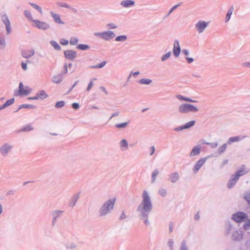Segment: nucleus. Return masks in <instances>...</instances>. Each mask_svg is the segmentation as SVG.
Masks as SVG:
<instances>
[{
    "label": "nucleus",
    "instance_id": "1",
    "mask_svg": "<svg viewBox=\"0 0 250 250\" xmlns=\"http://www.w3.org/2000/svg\"><path fill=\"white\" fill-rule=\"evenodd\" d=\"M153 208V205L148 192L145 190L142 193V200L138 206L136 212L138 217L145 225L148 226L150 225L148 216Z\"/></svg>",
    "mask_w": 250,
    "mask_h": 250
},
{
    "label": "nucleus",
    "instance_id": "2",
    "mask_svg": "<svg viewBox=\"0 0 250 250\" xmlns=\"http://www.w3.org/2000/svg\"><path fill=\"white\" fill-rule=\"evenodd\" d=\"M116 198H113L104 202L98 210V215L103 217L108 215L113 210Z\"/></svg>",
    "mask_w": 250,
    "mask_h": 250
},
{
    "label": "nucleus",
    "instance_id": "3",
    "mask_svg": "<svg viewBox=\"0 0 250 250\" xmlns=\"http://www.w3.org/2000/svg\"><path fill=\"white\" fill-rule=\"evenodd\" d=\"M246 173V171L244 168H241L237 170L234 174L231 175L229 180L227 184L228 188H233L239 179L240 177L245 175Z\"/></svg>",
    "mask_w": 250,
    "mask_h": 250
},
{
    "label": "nucleus",
    "instance_id": "4",
    "mask_svg": "<svg viewBox=\"0 0 250 250\" xmlns=\"http://www.w3.org/2000/svg\"><path fill=\"white\" fill-rule=\"evenodd\" d=\"M199 108L190 104H183L178 107V111L180 113L185 114L189 112L196 113L198 112Z\"/></svg>",
    "mask_w": 250,
    "mask_h": 250
},
{
    "label": "nucleus",
    "instance_id": "5",
    "mask_svg": "<svg viewBox=\"0 0 250 250\" xmlns=\"http://www.w3.org/2000/svg\"><path fill=\"white\" fill-rule=\"evenodd\" d=\"M94 35L105 41H109L114 38L116 36L113 31L107 30L102 32H95Z\"/></svg>",
    "mask_w": 250,
    "mask_h": 250
},
{
    "label": "nucleus",
    "instance_id": "6",
    "mask_svg": "<svg viewBox=\"0 0 250 250\" xmlns=\"http://www.w3.org/2000/svg\"><path fill=\"white\" fill-rule=\"evenodd\" d=\"M248 218V215L246 213L241 211H238L231 216V219L237 223L245 222Z\"/></svg>",
    "mask_w": 250,
    "mask_h": 250
},
{
    "label": "nucleus",
    "instance_id": "7",
    "mask_svg": "<svg viewBox=\"0 0 250 250\" xmlns=\"http://www.w3.org/2000/svg\"><path fill=\"white\" fill-rule=\"evenodd\" d=\"M13 146L9 143H4L0 147V153L2 156L5 157L11 151Z\"/></svg>",
    "mask_w": 250,
    "mask_h": 250
},
{
    "label": "nucleus",
    "instance_id": "8",
    "mask_svg": "<svg viewBox=\"0 0 250 250\" xmlns=\"http://www.w3.org/2000/svg\"><path fill=\"white\" fill-rule=\"evenodd\" d=\"M64 212V210L56 209L53 210L51 212V216L52 218V227H55L56 226L58 219L60 218L62 216Z\"/></svg>",
    "mask_w": 250,
    "mask_h": 250
},
{
    "label": "nucleus",
    "instance_id": "9",
    "mask_svg": "<svg viewBox=\"0 0 250 250\" xmlns=\"http://www.w3.org/2000/svg\"><path fill=\"white\" fill-rule=\"evenodd\" d=\"M208 22L199 20L195 25V28L199 34L202 33L208 26Z\"/></svg>",
    "mask_w": 250,
    "mask_h": 250
},
{
    "label": "nucleus",
    "instance_id": "10",
    "mask_svg": "<svg viewBox=\"0 0 250 250\" xmlns=\"http://www.w3.org/2000/svg\"><path fill=\"white\" fill-rule=\"evenodd\" d=\"M34 23V26L39 29L46 30L50 28V25L44 21H42L39 20H33Z\"/></svg>",
    "mask_w": 250,
    "mask_h": 250
},
{
    "label": "nucleus",
    "instance_id": "11",
    "mask_svg": "<svg viewBox=\"0 0 250 250\" xmlns=\"http://www.w3.org/2000/svg\"><path fill=\"white\" fill-rule=\"evenodd\" d=\"M209 157H210L208 156L207 157H204V158L201 159L199 161H198L196 162L194 167L193 168V172L196 173L200 169V168L203 166V165L205 163L207 159Z\"/></svg>",
    "mask_w": 250,
    "mask_h": 250
},
{
    "label": "nucleus",
    "instance_id": "12",
    "mask_svg": "<svg viewBox=\"0 0 250 250\" xmlns=\"http://www.w3.org/2000/svg\"><path fill=\"white\" fill-rule=\"evenodd\" d=\"M181 53V48L180 46L179 42L177 40H175L174 42L173 53L176 58L179 56Z\"/></svg>",
    "mask_w": 250,
    "mask_h": 250
},
{
    "label": "nucleus",
    "instance_id": "13",
    "mask_svg": "<svg viewBox=\"0 0 250 250\" xmlns=\"http://www.w3.org/2000/svg\"><path fill=\"white\" fill-rule=\"evenodd\" d=\"M64 55L66 59L70 60H73L77 55V52L72 50H67L64 51Z\"/></svg>",
    "mask_w": 250,
    "mask_h": 250
},
{
    "label": "nucleus",
    "instance_id": "14",
    "mask_svg": "<svg viewBox=\"0 0 250 250\" xmlns=\"http://www.w3.org/2000/svg\"><path fill=\"white\" fill-rule=\"evenodd\" d=\"M62 244L66 250H74L78 248L77 244L72 242H63Z\"/></svg>",
    "mask_w": 250,
    "mask_h": 250
},
{
    "label": "nucleus",
    "instance_id": "15",
    "mask_svg": "<svg viewBox=\"0 0 250 250\" xmlns=\"http://www.w3.org/2000/svg\"><path fill=\"white\" fill-rule=\"evenodd\" d=\"M180 179V175L177 172H174L168 175V180L172 183L177 182Z\"/></svg>",
    "mask_w": 250,
    "mask_h": 250
},
{
    "label": "nucleus",
    "instance_id": "16",
    "mask_svg": "<svg viewBox=\"0 0 250 250\" xmlns=\"http://www.w3.org/2000/svg\"><path fill=\"white\" fill-rule=\"evenodd\" d=\"M32 91V89L28 87L23 88V85L22 83H20L19 84V93L21 95H28Z\"/></svg>",
    "mask_w": 250,
    "mask_h": 250
},
{
    "label": "nucleus",
    "instance_id": "17",
    "mask_svg": "<svg viewBox=\"0 0 250 250\" xmlns=\"http://www.w3.org/2000/svg\"><path fill=\"white\" fill-rule=\"evenodd\" d=\"M243 237V232L240 230H237L233 232L231 239L235 241H240Z\"/></svg>",
    "mask_w": 250,
    "mask_h": 250
},
{
    "label": "nucleus",
    "instance_id": "18",
    "mask_svg": "<svg viewBox=\"0 0 250 250\" xmlns=\"http://www.w3.org/2000/svg\"><path fill=\"white\" fill-rule=\"evenodd\" d=\"M120 5L124 8H128L135 5V1L133 0H124L121 2Z\"/></svg>",
    "mask_w": 250,
    "mask_h": 250
},
{
    "label": "nucleus",
    "instance_id": "19",
    "mask_svg": "<svg viewBox=\"0 0 250 250\" xmlns=\"http://www.w3.org/2000/svg\"><path fill=\"white\" fill-rule=\"evenodd\" d=\"M244 138H245V137L241 136H236L231 137L229 138V139L228 140V141L227 142V143L229 145H230L233 143L239 142V141H241Z\"/></svg>",
    "mask_w": 250,
    "mask_h": 250
},
{
    "label": "nucleus",
    "instance_id": "20",
    "mask_svg": "<svg viewBox=\"0 0 250 250\" xmlns=\"http://www.w3.org/2000/svg\"><path fill=\"white\" fill-rule=\"evenodd\" d=\"M50 14L51 15L53 19V20L54 21L57 23H59L61 24H64V23L63 22L60 18V16L59 15L56 14L54 13L52 11L50 12Z\"/></svg>",
    "mask_w": 250,
    "mask_h": 250
},
{
    "label": "nucleus",
    "instance_id": "21",
    "mask_svg": "<svg viewBox=\"0 0 250 250\" xmlns=\"http://www.w3.org/2000/svg\"><path fill=\"white\" fill-rule=\"evenodd\" d=\"M201 147L200 145L195 146L191 150L190 156H194L196 155H199L201 152Z\"/></svg>",
    "mask_w": 250,
    "mask_h": 250
},
{
    "label": "nucleus",
    "instance_id": "22",
    "mask_svg": "<svg viewBox=\"0 0 250 250\" xmlns=\"http://www.w3.org/2000/svg\"><path fill=\"white\" fill-rule=\"evenodd\" d=\"M34 54H35L34 50L31 49L30 50H26V51H23L21 53V55L23 58L27 59V58H30L32 56H33Z\"/></svg>",
    "mask_w": 250,
    "mask_h": 250
},
{
    "label": "nucleus",
    "instance_id": "23",
    "mask_svg": "<svg viewBox=\"0 0 250 250\" xmlns=\"http://www.w3.org/2000/svg\"><path fill=\"white\" fill-rule=\"evenodd\" d=\"M120 147L122 151H125L128 149V143L125 139H123L120 142Z\"/></svg>",
    "mask_w": 250,
    "mask_h": 250
},
{
    "label": "nucleus",
    "instance_id": "24",
    "mask_svg": "<svg viewBox=\"0 0 250 250\" xmlns=\"http://www.w3.org/2000/svg\"><path fill=\"white\" fill-rule=\"evenodd\" d=\"M225 234L226 236H228L230 232L232 230L233 227L232 225L229 222H227L225 226Z\"/></svg>",
    "mask_w": 250,
    "mask_h": 250
},
{
    "label": "nucleus",
    "instance_id": "25",
    "mask_svg": "<svg viewBox=\"0 0 250 250\" xmlns=\"http://www.w3.org/2000/svg\"><path fill=\"white\" fill-rule=\"evenodd\" d=\"M176 98L180 101H184L186 102H188L190 103H195L197 102V101L193 100L190 98H187L186 97H184L181 95H177L176 96Z\"/></svg>",
    "mask_w": 250,
    "mask_h": 250
},
{
    "label": "nucleus",
    "instance_id": "26",
    "mask_svg": "<svg viewBox=\"0 0 250 250\" xmlns=\"http://www.w3.org/2000/svg\"><path fill=\"white\" fill-rule=\"evenodd\" d=\"M63 78L62 75L54 76L52 77V81L54 83H60L62 81Z\"/></svg>",
    "mask_w": 250,
    "mask_h": 250
},
{
    "label": "nucleus",
    "instance_id": "27",
    "mask_svg": "<svg viewBox=\"0 0 250 250\" xmlns=\"http://www.w3.org/2000/svg\"><path fill=\"white\" fill-rule=\"evenodd\" d=\"M37 96L39 99H44L48 97V95L44 90H41L37 92Z\"/></svg>",
    "mask_w": 250,
    "mask_h": 250
},
{
    "label": "nucleus",
    "instance_id": "28",
    "mask_svg": "<svg viewBox=\"0 0 250 250\" xmlns=\"http://www.w3.org/2000/svg\"><path fill=\"white\" fill-rule=\"evenodd\" d=\"M3 23L4 24V25L5 26L7 35L10 34L12 32V28H11L10 21L9 20L7 21H6Z\"/></svg>",
    "mask_w": 250,
    "mask_h": 250
},
{
    "label": "nucleus",
    "instance_id": "29",
    "mask_svg": "<svg viewBox=\"0 0 250 250\" xmlns=\"http://www.w3.org/2000/svg\"><path fill=\"white\" fill-rule=\"evenodd\" d=\"M228 145V144L227 143H224L219 147L217 150V152L219 155L222 154L225 151Z\"/></svg>",
    "mask_w": 250,
    "mask_h": 250
},
{
    "label": "nucleus",
    "instance_id": "30",
    "mask_svg": "<svg viewBox=\"0 0 250 250\" xmlns=\"http://www.w3.org/2000/svg\"><path fill=\"white\" fill-rule=\"evenodd\" d=\"M152 81L149 79L144 78L139 80V83L141 84L149 85L151 83Z\"/></svg>",
    "mask_w": 250,
    "mask_h": 250
},
{
    "label": "nucleus",
    "instance_id": "31",
    "mask_svg": "<svg viewBox=\"0 0 250 250\" xmlns=\"http://www.w3.org/2000/svg\"><path fill=\"white\" fill-rule=\"evenodd\" d=\"M244 229L248 233H250V219H247L244 225Z\"/></svg>",
    "mask_w": 250,
    "mask_h": 250
},
{
    "label": "nucleus",
    "instance_id": "32",
    "mask_svg": "<svg viewBox=\"0 0 250 250\" xmlns=\"http://www.w3.org/2000/svg\"><path fill=\"white\" fill-rule=\"evenodd\" d=\"M233 7L231 6L228 11L227 14L225 17L226 22H228L229 20L230 17L233 13Z\"/></svg>",
    "mask_w": 250,
    "mask_h": 250
},
{
    "label": "nucleus",
    "instance_id": "33",
    "mask_svg": "<svg viewBox=\"0 0 250 250\" xmlns=\"http://www.w3.org/2000/svg\"><path fill=\"white\" fill-rule=\"evenodd\" d=\"M159 173V170L157 168L155 169L152 173L151 175V183H154L156 180V177Z\"/></svg>",
    "mask_w": 250,
    "mask_h": 250
},
{
    "label": "nucleus",
    "instance_id": "34",
    "mask_svg": "<svg viewBox=\"0 0 250 250\" xmlns=\"http://www.w3.org/2000/svg\"><path fill=\"white\" fill-rule=\"evenodd\" d=\"M23 108H31V109H34L36 108V106L32 104H24L21 105L18 109L16 111V112H17L20 109Z\"/></svg>",
    "mask_w": 250,
    "mask_h": 250
},
{
    "label": "nucleus",
    "instance_id": "35",
    "mask_svg": "<svg viewBox=\"0 0 250 250\" xmlns=\"http://www.w3.org/2000/svg\"><path fill=\"white\" fill-rule=\"evenodd\" d=\"M50 43L54 49L56 50H60L61 49V46L55 41H51Z\"/></svg>",
    "mask_w": 250,
    "mask_h": 250
},
{
    "label": "nucleus",
    "instance_id": "36",
    "mask_svg": "<svg viewBox=\"0 0 250 250\" xmlns=\"http://www.w3.org/2000/svg\"><path fill=\"white\" fill-rule=\"evenodd\" d=\"M77 48L81 50H86L89 49L90 47L87 44H79L77 46Z\"/></svg>",
    "mask_w": 250,
    "mask_h": 250
},
{
    "label": "nucleus",
    "instance_id": "37",
    "mask_svg": "<svg viewBox=\"0 0 250 250\" xmlns=\"http://www.w3.org/2000/svg\"><path fill=\"white\" fill-rule=\"evenodd\" d=\"M195 124V122L194 121H191L188 123H187L184 125H183L184 129L189 128L190 127L193 126Z\"/></svg>",
    "mask_w": 250,
    "mask_h": 250
},
{
    "label": "nucleus",
    "instance_id": "38",
    "mask_svg": "<svg viewBox=\"0 0 250 250\" xmlns=\"http://www.w3.org/2000/svg\"><path fill=\"white\" fill-rule=\"evenodd\" d=\"M79 198L78 195H75L72 197L71 201H70L69 206L73 207L76 204Z\"/></svg>",
    "mask_w": 250,
    "mask_h": 250
},
{
    "label": "nucleus",
    "instance_id": "39",
    "mask_svg": "<svg viewBox=\"0 0 250 250\" xmlns=\"http://www.w3.org/2000/svg\"><path fill=\"white\" fill-rule=\"evenodd\" d=\"M127 40V36L126 35H121L117 36L115 39L116 42H125Z\"/></svg>",
    "mask_w": 250,
    "mask_h": 250
},
{
    "label": "nucleus",
    "instance_id": "40",
    "mask_svg": "<svg viewBox=\"0 0 250 250\" xmlns=\"http://www.w3.org/2000/svg\"><path fill=\"white\" fill-rule=\"evenodd\" d=\"M106 63V61H103L97 65L90 66V67L92 68H101L105 65Z\"/></svg>",
    "mask_w": 250,
    "mask_h": 250
},
{
    "label": "nucleus",
    "instance_id": "41",
    "mask_svg": "<svg viewBox=\"0 0 250 250\" xmlns=\"http://www.w3.org/2000/svg\"><path fill=\"white\" fill-rule=\"evenodd\" d=\"M33 129V128L32 127V125H28L23 127L21 129L20 131L26 132V131H29L32 130Z\"/></svg>",
    "mask_w": 250,
    "mask_h": 250
},
{
    "label": "nucleus",
    "instance_id": "42",
    "mask_svg": "<svg viewBox=\"0 0 250 250\" xmlns=\"http://www.w3.org/2000/svg\"><path fill=\"white\" fill-rule=\"evenodd\" d=\"M171 53L170 51H169L166 53L165 54L163 55L161 57V61L165 62L167 59H168L171 56Z\"/></svg>",
    "mask_w": 250,
    "mask_h": 250
},
{
    "label": "nucleus",
    "instance_id": "43",
    "mask_svg": "<svg viewBox=\"0 0 250 250\" xmlns=\"http://www.w3.org/2000/svg\"><path fill=\"white\" fill-rule=\"evenodd\" d=\"M106 28L109 29H114L117 28L118 26L113 22L108 23L106 25Z\"/></svg>",
    "mask_w": 250,
    "mask_h": 250
},
{
    "label": "nucleus",
    "instance_id": "44",
    "mask_svg": "<svg viewBox=\"0 0 250 250\" xmlns=\"http://www.w3.org/2000/svg\"><path fill=\"white\" fill-rule=\"evenodd\" d=\"M14 101H15L14 98H12L10 100H8L3 104V106L5 108H6V107L11 105L14 103Z\"/></svg>",
    "mask_w": 250,
    "mask_h": 250
},
{
    "label": "nucleus",
    "instance_id": "45",
    "mask_svg": "<svg viewBox=\"0 0 250 250\" xmlns=\"http://www.w3.org/2000/svg\"><path fill=\"white\" fill-rule=\"evenodd\" d=\"M180 250H188L187 242L185 240H183L181 242Z\"/></svg>",
    "mask_w": 250,
    "mask_h": 250
},
{
    "label": "nucleus",
    "instance_id": "46",
    "mask_svg": "<svg viewBox=\"0 0 250 250\" xmlns=\"http://www.w3.org/2000/svg\"><path fill=\"white\" fill-rule=\"evenodd\" d=\"M181 5V3H179L176 5H175L174 6H173L170 10L169 11H168L167 14V15L166 17H168L170 15V14L171 13H172V12L175 10V9H176L179 6H180V5Z\"/></svg>",
    "mask_w": 250,
    "mask_h": 250
},
{
    "label": "nucleus",
    "instance_id": "47",
    "mask_svg": "<svg viewBox=\"0 0 250 250\" xmlns=\"http://www.w3.org/2000/svg\"><path fill=\"white\" fill-rule=\"evenodd\" d=\"M128 122H125L121 124H118L115 125V127L117 128H125L128 125Z\"/></svg>",
    "mask_w": 250,
    "mask_h": 250
},
{
    "label": "nucleus",
    "instance_id": "48",
    "mask_svg": "<svg viewBox=\"0 0 250 250\" xmlns=\"http://www.w3.org/2000/svg\"><path fill=\"white\" fill-rule=\"evenodd\" d=\"M24 14L25 17L27 18L29 21H33V20H34L32 19L31 13L28 11L24 10Z\"/></svg>",
    "mask_w": 250,
    "mask_h": 250
},
{
    "label": "nucleus",
    "instance_id": "49",
    "mask_svg": "<svg viewBox=\"0 0 250 250\" xmlns=\"http://www.w3.org/2000/svg\"><path fill=\"white\" fill-rule=\"evenodd\" d=\"M29 3L34 8L37 9L41 14L42 13V10L41 7H40V6H39L38 5H37L35 3H31V2H30Z\"/></svg>",
    "mask_w": 250,
    "mask_h": 250
},
{
    "label": "nucleus",
    "instance_id": "50",
    "mask_svg": "<svg viewBox=\"0 0 250 250\" xmlns=\"http://www.w3.org/2000/svg\"><path fill=\"white\" fill-rule=\"evenodd\" d=\"M167 193V190L164 188H160L158 191L159 194L163 197L166 196Z\"/></svg>",
    "mask_w": 250,
    "mask_h": 250
},
{
    "label": "nucleus",
    "instance_id": "51",
    "mask_svg": "<svg viewBox=\"0 0 250 250\" xmlns=\"http://www.w3.org/2000/svg\"><path fill=\"white\" fill-rule=\"evenodd\" d=\"M2 21L4 23L9 21V18L5 13H1L0 15Z\"/></svg>",
    "mask_w": 250,
    "mask_h": 250
},
{
    "label": "nucleus",
    "instance_id": "52",
    "mask_svg": "<svg viewBox=\"0 0 250 250\" xmlns=\"http://www.w3.org/2000/svg\"><path fill=\"white\" fill-rule=\"evenodd\" d=\"M65 104V102L63 101L57 102L55 104V107L57 108H62Z\"/></svg>",
    "mask_w": 250,
    "mask_h": 250
},
{
    "label": "nucleus",
    "instance_id": "53",
    "mask_svg": "<svg viewBox=\"0 0 250 250\" xmlns=\"http://www.w3.org/2000/svg\"><path fill=\"white\" fill-rule=\"evenodd\" d=\"M244 199L248 202V204L250 206V192H247L244 195Z\"/></svg>",
    "mask_w": 250,
    "mask_h": 250
},
{
    "label": "nucleus",
    "instance_id": "54",
    "mask_svg": "<svg viewBox=\"0 0 250 250\" xmlns=\"http://www.w3.org/2000/svg\"><path fill=\"white\" fill-rule=\"evenodd\" d=\"M97 80L96 78H92L91 79L90 81L89 82L88 85L87 86V87L86 88V91H89L91 89L93 85V83L92 81H96Z\"/></svg>",
    "mask_w": 250,
    "mask_h": 250
},
{
    "label": "nucleus",
    "instance_id": "55",
    "mask_svg": "<svg viewBox=\"0 0 250 250\" xmlns=\"http://www.w3.org/2000/svg\"><path fill=\"white\" fill-rule=\"evenodd\" d=\"M78 41L79 40L77 38L72 37L70 40V43L72 45H74L78 43Z\"/></svg>",
    "mask_w": 250,
    "mask_h": 250
},
{
    "label": "nucleus",
    "instance_id": "56",
    "mask_svg": "<svg viewBox=\"0 0 250 250\" xmlns=\"http://www.w3.org/2000/svg\"><path fill=\"white\" fill-rule=\"evenodd\" d=\"M205 144L209 145L210 147L212 148H215L218 146V143L217 142H213V143H207L205 142L204 143Z\"/></svg>",
    "mask_w": 250,
    "mask_h": 250
},
{
    "label": "nucleus",
    "instance_id": "57",
    "mask_svg": "<svg viewBox=\"0 0 250 250\" xmlns=\"http://www.w3.org/2000/svg\"><path fill=\"white\" fill-rule=\"evenodd\" d=\"M173 241L172 239H169L167 242V246L170 248V250H173Z\"/></svg>",
    "mask_w": 250,
    "mask_h": 250
},
{
    "label": "nucleus",
    "instance_id": "58",
    "mask_svg": "<svg viewBox=\"0 0 250 250\" xmlns=\"http://www.w3.org/2000/svg\"><path fill=\"white\" fill-rule=\"evenodd\" d=\"M60 42L61 44H62L63 45H66L68 44L69 42L68 40H65L64 39H61L60 40Z\"/></svg>",
    "mask_w": 250,
    "mask_h": 250
},
{
    "label": "nucleus",
    "instance_id": "59",
    "mask_svg": "<svg viewBox=\"0 0 250 250\" xmlns=\"http://www.w3.org/2000/svg\"><path fill=\"white\" fill-rule=\"evenodd\" d=\"M58 5L60 7H65L66 8H70V5L66 3H58Z\"/></svg>",
    "mask_w": 250,
    "mask_h": 250
},
{
    "label": "nucleus",
    "instance_id": "60",
    "mask_svg": "<svg viewBox=\"0 0 250 250\" xmlns=\"http://www.w3.org/2000/svg\"><path fill=\"white\" fill-rule=\"evenodd\" d=\"M72 107L74 109H78L80 107L79 104L77 103H74L72 104Z\"/></svg>",
    "mask_w": 250,
    "mask_h": 250
},
{
    "label": "nucleus",
    "instance_id": "61",
    "mask_svg": "<svg viewBox=\"0 0 250 250\" xmlns=\"http://www.w3.org/2000/svg\"><path fill=\"white\" fill-rule=\"evenodd\" d=\"M155 150V149L154 146H151L149 147L150 156H152L154 154Z\"/></svg>",
    "mask_w": 250,
    "mask_h": 250
},
{
    "label": "nucleus",
    "instance_id": "62",
    "mask_svg": "<svg viewBox=\"0 0 250 250\" xmlns=\"http://www.w3.org/2000/svg\"><path fill=\"white\" fill-rule=\"evenodd\" d=\"M185 59L187 60L188 63H191L194 61V59L192 58H189L188 57H186Z\"/></svg>",
    "mask_w": 250,
    "mask_h": 250
},
{
    "label": "nucleus",
    "instance_id": "63",
    "mask_svg": "<svg viewBox=\"0 0 250 250\" xmlns=\"http://www.w3.org/2000/svg\"><path fill=\"white\" fill-rule=\"evenodd\" d=\"M126 218V216L125 214L124 211H123L121 215H120V220H123L125 219Z\"/></svg>",
    "mask_w": 250,
    "mask_h": 250
},
{
    "label": "nucleus",
    "instance_id": "64",
    "mask_svg": "<svg viewBox=\"0 0 250 250\" xmlns=\"http://www.w3.org/2000/svg\"><path fill=\"white\" fill-rule=\"evenodd\" d=\"M182 53L186 57H188V56L189 54V52L187 49H183L182 50Z\"/></svg>",
    "mask_w": 250,
    "mask_h": 250
}]
</instances>
